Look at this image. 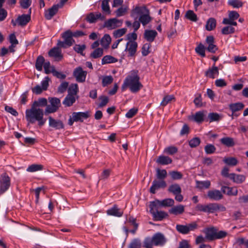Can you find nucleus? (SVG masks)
<instances>
[{
    "label": "nucleus",
    "instance_id": "c756f323",
    "mask_svg": "<svg viewBox=\"0 0 248 248\" xmlns=\"http://www.w3.org/2000/svg\"><path fill=\"white\" fill-rule=\"evenodd\" d=\"M230 179L236 184H242L246 180V176L244 175L236 174L234 173H231Z\"/></svg>",
    "mask_w": 248,
    "mask_h": 248
},
{
    "label": "nucleus",
    "instance_id": "7c9ffc66",
    "mask_svg": "<svg viewBox=\"0 0 248 248\" xmlns=\"http://www.w3.org/2000/svg\"><path fill=\"white\" fill-rule=\"evenodd\" d=\"M151 17L149 16V11L147 10L144 14L140 15L139 18V21L141 23L143 26H145L151 21Z\"/></svg>",
    "mask_w": 248,
    "mask_h": 248
},
{
    "label": "nucleus",
    "instance_id": "6e6552de",
    "mask_svg": "<svg viewBox=\"0 0 248 248\" xmlns=\"http://www.w3.org/2000/svg\"><path fill=\"white\" fill-rule=\"evenodd\" d=\"M216 203H210L206 205L197 204L195 207L196 211L203 212L208 214L216 212Z\"/></svg>",
    "mask_w": 248,
    "mask_h": 248
},
{
    "label": "nucleus",
    "instance_id": "c03bdc74",
    "mask_svg": "<svg viewBox=\"0 0 248 248\" xmlns=\"http://www.w3.org/2000/svg\"><path fill=\"white\" fill-rule=\"evenodd\" d=\"M103 54V49L101 48H97L91 53L90 57L93 59H97L101 57Z\"/></svg>",
    "mask_w": 248,
    "mask_h": 248
},
{
    "label": "nucleus",
    "instance_id": "423d86ee",
    "mask_svg": "<svg viewBox=\"0 0 248 248\" xmlns=\"http://www.w3.org/2000/svg\"><path fill=\"white\" fill-rule=\"evenodd\" d=\"M48 99L51 105L47 106L45 111L46 115L55 112L61 106V101L59 98L52 97L49 98Z\"/></svg>",
    "mask_w": 248,
    "mask_h": 248
},
{
    "label": "nucleus",
    "instance_id": "9b49d317",
    "mask_svg": "<svg viewBox=\"0 0 248 248\" xmlns=\"http://www.w3.org/2000/svg\"><path fill=\"white\" fill-rule=\"evenodd\" d=\"M154 245L156 246H163L167 242L165 235L161 232H157L152 236Z\"/></svg>",
    "mask_w": 248,
    "mask_h": 248
},
{
    "label": "nucleus",
    "instance_id": "4468645a",
    "mask_svg": "<svg viewBox=\"0 0 248 248\" xmlns=\"http://www.w3.org/2000/svg\"><path fill=\"white\" fill-rule=\"evenodd\" d=\"M49 78L48 77H46L45 79L41 82L42 87L39 85L35 86L32 88V91L33 93L39 94H40L43 91H46L48 86V81Z\"/></svg>",
    "mask_w": 248,
    "mask_h": 248
},
{
    "label": "nucleus",
    "instance_id": "c9c22d12",
    "mask_svg": "<svg viewBox=\"0 0 248 248\" xmlns=\"http://www.w3.org/2000/svg\"><path fill=\"white\" fill-rule=\"evenodd\" d=\"M111 41V39L110 35L108 34H106L101 39L100 44L103 47L107 48L108 47Z\"/></svg>",
    "mask_w": 248,
    "mask_h": 248
},
{
    "label": "nucleus",
    "instance_id": "58836bf2",
    "mask_svg": "<svg viewBox=\"0 0 248 248\" xmlns=\"http://www.w3.org/2000/svg\"><path fill=\"white\" fill-rule=\"evenodd\" d=\"M221 143L227 147H232L234 145L233 138L231 137H224L220 139Z\"/></svg>",
    "mask_w": 248,
    "mask_h": 248
},
{
    "label": "nucleus",
    "instance_id": "f8f14e48",
    "mask_svg": "<svg viewBox=\"0 0 248 248\" xmlns=\"http://www.w3.org/2000/svg\"><path fill=\"white\" fill-rule=\"evenodd\" d=\"M205 43L207 45L206 49L212 53H215L218 50L217 46L215 44V40L213 36L206 37Z\"/></svg>",
    "mask_w": 248,
    "mask_h": 248
},
{
    "label": "nucleus",
    "instance_id": "20e7f679",
    "mask_svg": "<svg viewBox=\"0 0 248 248\" xmlns=\"http://www.w3.org/2000/svg\"><path fill=\"white\" fill-rule=\"evenodd\" d=\"M90 116V113L88 111L85 112H74L72 113V115L68 121V124L71 126L75 122H83L84 119H87Z\"/></svg>",
    "mask_w": 248,
    "mask_h": 248
},
{
    "label": "nucleus",
    "instance_id": "1a4fd4ad",
    "mask_svg": "<svg viewBox=\"0 0 248 248\" xmlns=\"http://www.w3.org/2000/svg\"><path fill=\"white\" fill-rule=\"evenodd\" d=\"M87 72L79 66L76 68L73 73V76L78 82H84L85 81Z\"/></svg>",
    "mask_w": 248,
    "mask_h": 248
},
{
    "label": "nucleus",
    "instance_id": "4c0bfd02",
    "mask_svg": "<svg viewBox=\"0 0 248 248\" xmlns=\"http://www.w3.org/2000/svg\"><path fill=\"white\" fill-rule=\"evenodd\" d=\"M168 191L173 194L174 195H175L176 194H180L181 193L182 190L180 186L177 184H174L171 185L169 188Z\"/></svg>",
    "mask_w": 248,
    "mask_h": 248
},
{
    "label": "nucleus",
    "instance_id": "dca6fc26",
    "mask_svg": "<svg viewBox=\"0 0 248 248\" xmlns=\"http://www.w3.org/2000/svg\"><path fill=\"white\" fill-rule=\"evenodd\" d=\"M48 125L49 127L56 130L63 129L64 127V124L62 121L55 119L51 116L48 117Z\"/></svg>",
    "mask_w": 248,
    "mask_h": 248
},
{
    "label": "nucleus",
    "instance_id": "f257e3e1",
    "mask_svg": "<svg viewBox=\"0 0 248 248\" xmlns=\"http://www.w3.org/2000/svg\"><path fill=\"white\" fill-rule=\"evenodd\" d=\"M142 87L137 72L132 71L124 79L122 89L124 91L126 88H129L132 93H135L138 92Z\"/></svg>",
    "mask_w": 248,
    "mask_h": 248
},
{
    "label": "nucleus",
    "instance_id": "5701e85b",
    "mask_svg": "<svg viewBox=\"0 0 248 248\" xmlns=\"http://www.w3.org/2000/svg\"><path fill=\"white\" fill-rule=\"evenodd\" d=\"M30 20V14H23L21 16H19L17 18V24L20 26H24L26 25Z\"/></svg>",
    "mask_w": 248,
    "mask_h": 248
},
{
    "label": "nucleus",
    "instance_id": "338daca9",
    "mask_svg": "<svg viewBox=\"0 0 248 248\" xmlns=\"http://www.w3.org/2000/svg\"><path fill=\"white\" fill-rule=\"evenodd\" d=\"M141 243L139 239H135L130 243L128 248H140Z\"/></svg>",
    "mask_w": 248,
    "mask_h": 248
},
{
    "label": "nucleus",
    "instance_id": "6ab92c4d",
    "mask_svg": "<svg viewBox=\"0 0 248 248\" xmlns=\"http://www.w3.org/2000/svg\"><path fill=\"white\" fill-rule=\"evenodd\" d=\"M217 229L214 227L207 228L203 230L205 234V238L208 241H213L215 239Z\"/></svg>",
    "mask_w": 248,
    "mask_h": 248
},
{
    "label": "nucleus",
    "instance_id": "a19ab883",
    "mask_svg": "<svg viewBox=\"0 0 248 248\" xmlns=\"http://www.w3.org/2000/svg\"><path fill=\"white\" fill-rule=\"evenodd\" d=\"M45 59L42 56H39L35 62V68L39 71H42L43 65L45 63Z\"/></svg>",
    "mask_w": 248,
    "mask_h": 248
},
{
    "label": "nucleus",
    "instance_id": "864d4df0",
    "mask_svg": "<svg viewBox=\"0 0 248 248\" xmlns=\"http://www.w3.org/2000/svg\"><path fill=\"white\" fill-rule=\"evenodd\" d=\"M151 45L150 43H145L144 44L141 48L142 55L143 56L148 55L150 53V48Z\"/></svg>",
    "mask_w": 248,
    "mask_h": 248
},
{
    "label": "nucleus",
    "instance_id": "3c124183",
    "mask_svg": "<svg viewBox=\"0 0 248 248\" xmlns=\"http://www.w3.org/2000/svg\"><path fill=\"white\" fill-rule=\"evenodd\" d=\"M43 169V166L41 164H32L28 167L27 169V171L29 172H35L38 170H41Z\"/></svg>",
    "mask_w": 248,
    "mask_h": 248
},
{
    "label": "nucleus",
    "instance_id": "2f4dec72",
    "mask_svg": "<svg viewBox=\"0 0 248 248\" xmlns=\"http://www.w3.org/2000/svg\"><path fill=\"white\" fill-rule=\"evenodd\" d=\"M185 206L183 205L179 204L177 206H173L169 210V213L171 214L177 215L182 214L184 212Z\"/></svg>",
    "mask_w": 248,
    "mask_h": 248
},
{
    "label": "nucleus",
    "instance_id": "473e14b6",
    "mask_svg": "<svg viewBox=\"0 0 248 248\" xmlns=\"http://www.w3.org/2000/svg\"><path fill=\"white\" fill-rule=\"evenodd\" d=\"M172 159L169 156L160 155L156 160V162L161 165H168L172 163Z\"/></svg>",
    "mask_w": 248,
    "mask_h": 248
},
{
    "label": "nucleus",
    "instance_id": "a211bd4d",
    "mask_svg": "<svg viewBox=\"0 0 248 248\" xmlns=\"http://www.w3.org/2000/svg\"><path fill=\"white\" fill-rule=\"evenodd\" d=\"M219 75L218 68L214 63L212 67L208 68L205 72V76L207 78L214 79Z\"/></svg>",
    "mask_w": 248,
    "mask_h": 248
},
{
    "label": "nucleus",
    "instance_id": "9d476101",
    "mask_svg": "<svg viewBox=\"0 0 248 248\" xmlns=\"http://www.w3.org/2000/svg\"><path fill=\"white\" fill-rule=\"evenodd\" d=\"M166 186L167 183L165 180L155 179L153 181L149 192L152 194H155L157 190L159 188H165Z\"/></svg>",
    "mask_w": 248,
    "mask_h": 248
},
{
    "label": "nucleus",
    "instance_id": "8fccbe9b",
    "mask_svg": "<svg viewBox=\"0 0 248 248\" xmlns=\"http://www.w3.org/2000/svg\"><path fill=\"white\" fill-rule=\"evenodd\" d=\"M175 100V97L172 95H166L163 99L161 102V106H166L168 103H170L171 101H174Z\"/></svg>",
    "mask_w": 248,
    "mask_h": 248
},
{
    "label": "nucleus",
    "instance_id": "4be33fe9",
    "mask_svg": "<svg viewBox=\"0 0 248 248\" xmlns=\"http://www.w3.org/2000/svg\"><path fill=\"white\" fill-rule=\"evenodd\" d=\"M221 190L223 193L228 196H236L238 194V190L235 187L223 186H221Z\"/></svg>",
    "mask_w": 248,
    "mask_h": 248
},
{
    "label": "nucleus",
    "instance_id": "cd10ccee",
    "mask_svg": "<svg viewBox=\"0 0 248 248\" xmlns=\"http://www.w3.org/2000/svg\"><path fill=\"white\" fill-rule=\"evenodd\" d=\"M78 98V96L67 94L63 101L62 103L65 107H70L73 105Z\"/></svg>",
    "mask_w": 248,
    "mask_h": 248
},
{
    "label": "nucleus",
    "instance_id": "bb28decb",
    "mask_svg": "<svg viewBox=\"0 0 248 248\" xmlns=\"http://www.w3.org/2000/svg\"><path fill=\"white\" fill-rule=\"evenodd\" d=\"M107 213L109 216L120 217L122 216L123 212L118 208L117 205H115L111 208L108 210Z\"/></svg>",
    "mask_w": 248,
    "mask_h": 248
},
{
    "label": "nucleus",
    "instance_id": "ddd939ff",
    "mask_svg": "<svg viewBox=\"0 0 248 248\" xmlns=\"http://www.w3.org/2000/svg\"><path fill=\"white\" fill-rule=\"evenodd\" d=\"M152 206L158 207H170L173 205L174 201L173 199L168 198L162 201L156 200L155 201L151 202Z\"/></svg>",
    "mask_w": 248,
    "mask_h": 248
},
{
    "label": "nucleus",
    "instance_id": "f3484780",
    "mask_svg": "<svg viewBox=\"0 0 248 248\" xmlns=\"http://www.w3.org/2000/svg\"><path fill=\"white\" fill-rule=\"evenodd\" d=\"M207 196L211 200L216 201H219L223 198L222 191L217 189L209 190L207 192Z\"/></svg>",
    "mask_w": 248,
    "mask_h": 248
},
{
    "label": "nucleus",
    "instance_id": "774afa93",
    "mask_svg": "<svg viewBox=\"0 0 248 248\" xmlns=\"http://www.w3.org/2000/svg\"><path fill=\"white\" fill-rule=\"evenodd\" d=\"M86 48V46L85 45H76L74 47V50L77 53L80 54L82 55H84L83 52Z\"/></svg>",
    "mask_w": 248,
    "mask_h": 248
},
{
    "label": "nucleus",
    "instance_id": "f03ea898",
    "mask_svg": "<svg viewBox=\"0 0 248 248\" xmlns=\"http://www.w3.org/2000/svg\"><path fill=\"white\" fill-rule=\"evenodd\" d=\"M26 118L27 121L31 124H34L37 121L40 126L43 125L46 121L44 119L43 110L33 106H31L30 109L26 110Z\"/></svg>",
    "mask_w": 248,
    "mask_h": 248
},
{
    "label": "nucleus",
    "instance_id": "4d7b16f0",
    "mask_svg": "<svg viewBox=\"0 0 248 248\" xmlns=\"http://www.w3.org/2000/svg\"><path fill=\"white\" fill-rule=\"evenodd\" d=\"M204 113L202 111H198L194 116V120L195 122L200 123L203 121Z\"/></svg>",
    "mask_w": 248,
    "mask_h": 248
},
{
    "label": "nucleus",
    "instance_id": "0e129e2a",
    "mask_svg": "<svg viewBox=\"0 0 248 248\" xmlns=\"http://www.w3.org/2000/svg\"><path fill=\"white\" fill-rule=\"evenodd\" d=\"M170 174L173 180H180L183 177L182 173L178 171H170Z\"/></svg>",
    "mask_w": 248,
    "mask_h": 248
},
{
    "label": "nucleus",
    "instance_id": "a18cd8bd",
    "mask_svg": "<svg viewBox=\"0 0 248 248\" xmlns=\"http://www.w3.org/2000/svg\"><path fill=\"white\" fill-rule=\"evenodd\" d=\"M47 101L46 99L45 98H39L37 101H35L33 102L32 106L38 108L40 107H47Z\"/></svg>",
    "mask_w": 248,
    "mask_h": 248
},
{
    "label": "nucleus",
    "instance_id": "6e6d98bb",
    "mask_svg": "<svg viewBox=\"0 0 248 248\" xmlns=\"http://www.w3.org/2000/svg\"><path fill=\"white\" fill-rule=\"evenodd\" d=\"M176 230L182 234H187L189 233L187 225L177 224L176 226Z\"/></svg>",
    "mask_w": 248,
    "mask_h": 248
},
{
    "label": "nucleus",
    "instance_id": "e433bc0d",
    "mask_svg": "<svg viewBox=\"0 0 248 248\" xmlns=\"http://www.w3.org/2000/svg\"><path fill=\"white\" fill-rule=\"evenodd\" d=\"M211 186L210 181L209 180L200 181H196V187L200 189H202L204 188L207 189L210 187Z\"/></svg>",
    "mask_w": 248,
    "mask_h": 248
},
{
    "label": "nucleus",
    "instance_id": "0eeeda50",
    "mask_svg": "<svg viewBox=\"0 0 248 248\" xmlns=\"http://www.w3.org/2000/svg\"><path fill=\"white\" fill-rule=\"evenodd\" d=\"M11 185V179L6 173L1 175L0 177V194L7 191Z\"/></svg>",
    "mask_w": 248,
    "mask_h": 248
},
{
    "label": "nucleus",
    "instance_id": "de8ad7c7",
    "mask_svg": "<svg viewBox=\"0 0 248 248\" xmlns=\"http://www.w3.org/2000/svg\"><path fill=\"white\" fill-rule=\"evenodd\" d=\"M223 161L228 165L232 166H236L238 163L237 159L236 158L233 157H225Z\"/></svg>",
    "mask_w": 248,
    "mask_h": 248
},
{
    "label": "nucleus",
    "instance_id": "2eb2a0df",
    "mask_svg": "<svg viewBox=\"0 0 248 248\" xmlns=\"http://www.w3.org/2000/svg\"><path fill=\"white\" fill-rule=\"evenodd\" d=\"M138 44L134 41H128L126 45L125 50L128 52V56H135L137 52Z\"/></svg>",
    "mask_w": 248,
    "mask_h": 248
},
{
    "label": "nucleus",
    "instance_id": "680f3d73",
    "mask_svg": "<svg viewBox=\"0 0 248 248\" xmlns=\"http://www.w3.org/2000/svg\"><path fill=\"white\" fill-rule=\"evenodd\" d=\"M201 143V140L199 138H194L189 141V145L191 148H195L199 146Z\"/></svg>",
    "mask_w": 248,
    "mask_h": 248
},
{
    "label": "nucleus",
    "instance_id": "39448f33",
    "mask_svg": "<svg viewBox=\"0 0 248 248\" xmlns=\"http://www.w3.org/2000/svg\"><path fill=\"white\" fill-rule=\"evenodd\" d=\"M149 207L150 212L153 215L154 220L161 221L168 216V214L166 212L162 211H158V209L159 207L152 206L151 202H150Z\"/></svg>",
    "mask_w": 248,
    "mask_h": 248
},
{
    "label": "nucleus",
    "instance_id": "69168bd1",
    "mask_svg": "<svg viewBox=\"0 0 248 248\" xmlns=\"http://www.w3.org/2000/svg\"><path fill=\"white\" fill-rule=\"evenodd\" d=\"M228 4L233 8H238L243 5V3L239 0H230Z\"/></svg>",
    "mask_w": 248,
    "mask_h": 248
},
{
    "label": "nucleus",
    "instance_id": "c85d7f7f",
    "mask_svg": "<svg viewBox=\"0 0 248 248\" xmlns=\"http://www.w3.org/2000/svg\"><path fill=\"white\" fill-rule=\"evenodd\" d=\"M245 105L241 102L230 104L229 106L230 109L232 112V115L237 111H240L244 108Z\"/></svg>",
    "mask_w": 248,
    "mask_h": 248
},
{
    "label": "nucleus",
    "instance_id": "393cba45",
    "mask_svg": "<svg viewBox=\"0 0 248 248\" xmlns=\"http://www.w3.org/2000/svg\"><path fill=\"white\" fill-rule=\"evenodd\" d=\"M49 56L55 58L56 60L60 61L62 58L61 50L59 47H54L48 52Z\"/></svg>",
    "mask_w": 248,
    "mask_h": 248
},
{
    "label": "nucleus",
    "instance_id": "72a5a7b5",
    "mask_svg": "<svg viewBox=\"0 0 248 248\" xmlns=\"http://www.w3.org/2000/svg\"><path fill=\"white\" fill-rule=\"evenodd\" d=\"M118 62V59L111 55H106L104 56L101 61L102 65L108 63H115Z\"/></svg>",
    "mask_w": 248,
    "mask_h": 248
},
{
    "label": "nucleus",
    "instance_id": "a878e982",
    "mask_svg": "<svg viewBox=\"0 0 248 248\" xmlns=\"http://www.w3.org/2000/svg\"><path fill=\"white\" fill-rule=\"evenodd\" d=\"M99 18H104V17L102 16L101 13H96L94 14L93 13H91L87 16L86 19L88 22L93 23L95 22Z\"/></svg>",
    "mask_w": 248,
    "mask_h": 248
},
{
    "label": "nucleus",
    "instance_id": "13d9d810",
    "mask_svg": "<svg viewBox=\"0 0 248 248\" xmlns=\"http://www.w3.org/2000/svg\"><path fill=\"white\" fill-rule=\"evenodd\" d=\"M101 8L103 12L107 14H110L108 0H103L102 2Z\"/></svg>",
    "mask_w": 248,
    "mask_h": 248
},
{
    "label": "nucleus",
    "instance_id": "f704fd0d",
    "mask_svg": "<svg viewBox=\"0 0 248 248\" xmlns=\"http://www.w3.org/2000/svg\"><path fill=\"white\" fill-rule=\"evenodd\" d=\"M222 117L221 115L216 112L209 113L208 115L207 121H209L210 123L213 122H218L222 119Z\"/></svg>",
    "mask_w": 248,
    "mask_h": 248
},
{
    "label": "nucleus",
    "instance_id": "b1692460",
    "mask_svg": "<svg viewBox=\"0 0 248 248\" xmlns=\"http://www.w3.org/2000/svg\"><path fill=\"white\" fill-rule=\"evenodd\" d=\"M9 41L11 43V46H9L10 52L14 53L15 52V48L16 46L18 44V41L17 40L15 33L11 34L9 36Z\"/></svg>",
    "mask_w": 248,
    "mask_h": 248
},
{
    "label": "nucleus",
    "instance_id": "052dcab7",
    "mask_svg": "<svg viewBox=\"0 0 248 248\" xmlns=\"http://www.w3.org/2000/svg\"><path fill=\"white\" fill-rule=\"evenodd\" d=\"M113 78L111 76L103 77L102 78V86L105 87L111 84L113 82Z\"/></svg>",
    "mask_w": 248,
    "mask_h": 248
},
{
    "label": "nucleus",
    "instance_id": "5fc2aeb1",
    "mask_svg": "<svg viewBox=\"0 0 248 248\" xmlns=\"http://www.w3.org/2000/svg\"><path fill=\"white\" fill-rule=\"evenodd\" d=\"M127 29L126 28H122L114 31L113 32V35L115 38H118L124 35Z\"/></svg>",
    "mask_w": 248,
    "mask_h": 248
},
{
    "label": "nucleus",
    "instance_id": "09e8293b",
    "mask_svg": "<svg viewBox=\"0 0 248 248\" xmlns=\"http://www.w3.org/2000/svg\"><path fill=\"white\" fill-rule=\"evenodd\" d=\"M206 49V47L202 43H200L195 48V51L202 57H204L205 56V50Z\"/></svg>",
    "mask_w": 248,
    "mask_h": 248
},
{
    "label": "nucleus",
    "instance_id": "e2e57ef3",
    "mask_svg": "<svg viewBox=\"0 0 248 248\" xmlns=\"http://www.w3.org/2000/svg\"><path fill=\"white\" fill-rule=\"evenodd\" d=\"M204 150L207 154H212L216 152V148L213 144H208L205 146Z\"/></svg>",
    "mask_w": 248,
    "mask_h": 248
},
{
    "label": "nucleus",
    "instance_id": "603ef678",
    "mask_svg": "<svg viewBox=\"0 0 248 248\" xmlns=\"http://www.w3.org/2000/svg\"><path fill=\"white\" fill-rule=\"evenodd\" d=\"M178 152V148L174 146H168L164 149V153L170 155H173Z\"/></svg>",
    "mask_w": 248,
    "mask_h": 248
},
{
    "label": "nucleus",
    "instance_id": "79ce46f5",
    "mask_svg": "<svg viewBox=\"0 0 248 248\" xmlns=\"http://www.w3.org/2000/svg\"><path fill=\"white\" fill-rule=\"evenodd\" d=\"M167 176V172L166 170H160L157 169L156 170V176L157 180H165Z\"/></svg>",
    "mask_w": 248,
    "mask_h": 248
},
{
    "label": "nucleus",
    "instance_id": "aec40b11",
    "mask_svg": "<svg viewBox=\"0 0 248 248\" xmlns=\"http://www.w3.org/2000/svg\"><path fill=\"white\" fill-rule=\"evenodd\" d=\"M59 4L54 5L51 8L46 11L45 17L47 20L51 19L52 17L58 12L59 8H62Z\"/></svg>",
    "mask_w": 248,
    "mask_h": 248
},
{
    "label": "nucleus",
    "instance_id": "bf43d9fd",
    "mask_svg": "<svg viewBox=\"0 0 248 248\" xmlns=\"http://www.w3.org/2000/svg\"><path fill=\"white\" fill-rule=\"evenodd\" d=\"M186 17L192 21H196L198 20L197 15L192 10H188L186 12Z\"/></svg>",
    "mask_w": 248,
    "mask_h": 248
},
{
    "label": "nucleus",
    "instance_id": "7ed1b4c3",
    "mask_svg": "<svg viewBox=\"0 0 248 248\" xmlns=\"http://www.w3.org/2000/svg\"><path fill=\"white\" fill-rule=\"evenodd\" d=\"M62 38L64 39V41H59L57 46L60 47L66 48L67 46H71L74 43L75 40L73 39V35L72 32L68 30L64 32L62 34Z\"/></svg>",
    "mask_w": 248,
    "mask_h": 248
},
{
    "label": "nucleus",
    "instance_id": "37998d69",
    "mask_svg": "<svg viewBox=\"0 0 248 248\" xmlns=\"http://www.w3.org/2000/svg\"><path fill=\"white\" fill-rule=\"evenodd\" d=\"M148 10L145 7L136 6L132 12V16H134L135 15H142Z\"/></svg>",
    "mask_w": 248,
    "mask_h": 248
},
{
    "label": "nucleus",
    "instance_id": "412c9836",
    "mask_svg": "<svg viewBox=\"0 0 248 248\" xmlns=\"http://www.w3.org/2000/svg\"><path fill=\"white\" fill-rule=\"evenodd\" d=\"M157 35L155 30H146L143 34L144 38L149 42H152Z\"/></svg>",
    "mask_w": 248,
    "mask_h": 248
},
{
    "label": "nucleus",
    "instance_id": "ea45409f",
    "mask_svg": "<svg viewBox=\"0 0 248 248\" xmlns=\"http://www.w3.org/2000/svg\"><path fill=\"white\" fill-rule=\"evenodd\" d=\"M78 92V87L77 84H72L68 88V94L75 95L78 96L77 93Z\"/></svg>",
    "mask_w": 248,
    "mask_h": 248
},
{
    "label": "nucleus",
    "instance_id": "49530a36",
    "mask_svg": "<svg viewBox=\"0 0 248 248\" xmlns=\"http://www.w3.org/2000/svg\"><path fill=\"white\" fill-rule=\"evenodd\" d=\"M216 26V20L214 18H210L206 22V29L210 31L215 28Z\"/></svg>",
    "mask_w": 248,
    "mask_h": 248
}]
</instances>
